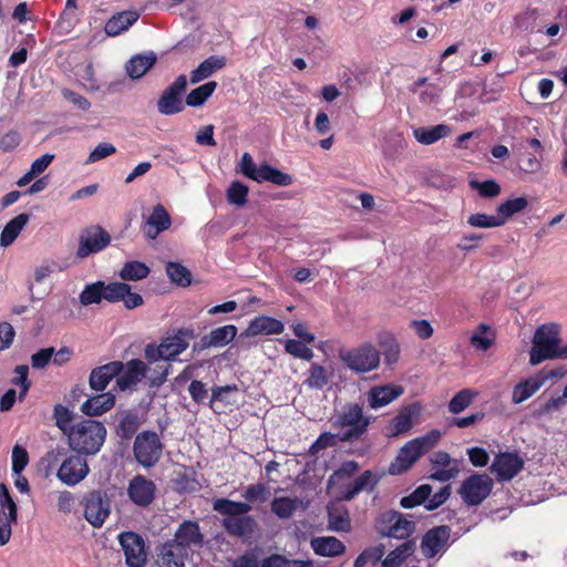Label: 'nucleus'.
Returning <instances> with one entry per match:
<instances>
[{"instance_id":"1","label":"nucleus","mask_w":567,"mask_h":567,"mask_svg":"<svg viewBox=\"0 0 567 567\" xmlns=\"http://www.w3.org/2000/svg\"><path fill=\"white\" fill-rule=\"evenodd\" d=\"M205 537L196 520L185 519L175 530L174 537L156 548L157 556L163 565L185 567L192 548H202Z\"/></svg>"},{"instance_id":"2","label":"nucleus","mask_w":567,"mask_h":567,"mask_svg":"<svg viewBox=\"0 0 567 567\" xmlns=\"http://www.w3.org/2000/svg\"><path fill=\"white\" fill-rule=\"evenodd\" d=\"M213 511L224 516L220 523L229 536L250 538L259 529L256 518L248 515L251 511L248 503L216 498L213 501Z\"/></svg>"},{"instance_id":"3","label":"nucleus","mask_w":567,"mask_h":567,"mask_svg":"<svg viewBox=\"0 0 567 567\" xmlns=\"http://www.w3.org/2000/svg\"><path fill=\"white\" fill-rule=\"evenodd\" d=\"M105 425L92 419H85L72 424L68 436V443L72 451L80 455L97 454L106 440Z\"/></svg>"},{"instance_id":"4","label":"nucleus","mask_w":567,"mask_h":567,"mask_svg":"<svg viewBox=\"0 0 567 567\" xmlns=\"http://www.w3.org/2000/svg\"><path fill=\"white\" fill-rule=\"evenodd\" d=\"M372 417L363 414V409L358 403H350L343 406L331 422V426L340 429L341 442L354 443L361 440L367 433Z\"/></svg>"},{"instance_id":"5","label":"nucleus","mask_w":567,"mask_h":567,"mask_svg":"<svg viewBox=\"0 0 567 567\" xmlns=\"http://www.w3.org/2000/svg\"><path fill=\"white\" fill-rule=\"evenodd\" d=\"M339 359L355 373H368L380 365V351L370 342L352 349H340Z\"/></svg>"},{"instance_id":"6","label":"nucleus","mask_w":567,"mask_h":567,"mask_svg":"<svg viewBox=\"0 0 567 567\" xmlns=\"http://www.w3.org/2000/svg\"><path fill=\"white\" fill-rule=\"evenodd\" d=\"M375 530L382 538L408 540L415 532V522L408 519L401 512L389 509L378 516Z\"/></svg>"},{"instance_id":"7","label":"nucleus","mask_w":567,"mask_h":567,"mask_svg":"<svg viewBox=\"0 0 567 567\" xmlns=\"http://www.w3.org/2000/svg\"><path fill=\"white\" fill-rule=\"evenodd\" d=\"M163 447L158 434L153 430H145L136 434L133 443V454L140 465L151 468L159 462Z\"/></svg>"},{"instance_id":"8","label":"nucleus","mask_w":567,"mask_h":567,"mask_svg":"<svg viewBox=\"0 0 567 567\" xmlns=\"http://www.w3.org/2000/svg\"><path fill=\"white\" fill-rule=\"evenodd\" d=\"M112 241L111 235L100 225L83 228L79 235L75 257L80 260L103 251Z\"/></svg>"},{"instance_id":"9","label":"nucleus","mask_w":567,"mask_h":567,"mask_svg":"<svg viewBox=\"0 0 567 567\" xmlns=\"http://www.w3.org/2000/svg\"><path fill=\"white\" fill-rule=\"evenodd\" d=\"M493 484L487 474L475 473L462 482L458 494L467 506H477L488 497Z\"/></svg>"},{"instance_id":"10","label":"nucleus","mask_w":567,"mask_h":567,"mask_svg":"<svg viewBox=\"0 0 567 567\" xmlns=\"http://www.w3.org/2000/svg\"><path fill=\"white\" fill-rule=\"evenodd\" d=\"M187 87V78L185 74L178 75L175 81L168 85L157 100L156 106L158 113L163 115H175L184 111L185 103L183 96Z\"/></svg>"},{"instance_id":"11","label":"nucleus","mask_w":567,"mask_h":567,"mask_svg":"<svg viewBox=\"0 0 567 567\" xmlns=\"http://www.w3.org/2000/svg\"><path fill=\"white\" fill-rule=\"evenodd\" d=\"M111 513V502L102 491H92L85 497L84 517L96 528L103 526Z\"/></svg>"},{"instance_id":"12","label":"nucleus","mask_w":567,"mask_h":567,"mask_svg":"<svg viewBox=\"0 0 567 567\" xmlns=\"http://www.w3.org/2000/svg\"><path fill=\"white\" fill-rule=\"evenodd\" d=\"M120 544L128 567H143L146 564L144 538L135 532H123L118 535Z\"/></svg>"},{"instance_id":"13","label":"nucleus","mask_w":567,"mask_h":567,"mask_svg":"<svg viewBox=\"0 0 567 567\" xmlns=\"http://www.w3.org/2000/svg\"><path fill=\"white\" fill-rule=\"evenodd\" d=\"M238 329L234 324L218 327L204 334L192 346V354L198 355L209 348H223L229 344L237 336Z\"/></svg>"},{"instance_id":"14","label":"nucleus","mask_w":567,"mask_h":567,"mask_svg":"<svg viewBox=\"0 0 567 567\" xmlns=\"http://www.w3.org/2000/svg\"><path fill=\"white\" fill-rule=\"evenodd\" d=\"M523 468L524 460L517 452H501L495 456L491 465V472L496 475L498 482L511 481Z\"/></svg>"},{"instance_id":"15","label":"nucleus","mask_w":567,"mask_h":567,"mask_svg":"<svg viewBox=\"0 0 567 567\" xmlns=\"http://www.w3.org/2000/svg\"><path fill=\"white\" fill-rule=\"evenodd\" d=\"M451 538V527L440 525L429 529L421 539V551L425 558H433L444 551Z\"/></svg>"},{"instance_id":"16","label":"nucleus","mask_w":567,"mask_h":567,"mask_svg":"<svg viewBox=\"0 0 567 567\" xmlns=\"http://www.w3.org/2000/svg\"><path fill=\"white\" fill-rule=\"evenodd\" d=\"M90 468L82 455H71L60 465L56 476L69 486H74L86 477Z\"/></svg>"},{"instance_id":"17","label":"nucleus","mask_w":567,"mask_h":567,"mask_svg":"<svg viewBox=\"0 0 567 567\" xmlns=\"http://www.w3.org/2000/svg\"><path fill=\"white\" fill-rule=\"evenodd\" d=\"M196 338L194 328H179L173 336H168L159 343L165 361H173L188 348L189 340Z\"/></svg>"},{"instance_id":"18","label":"nucleus","mask_w":567,"mask_h":567,"mask_svg":"<svg viewBox=\"0 0 567 567\" xmlns=\"http://www.w3.org/2000/svg\"><path fill=\"white\" fill-rule=\"evenodd\" d=\"M156 485L143 475H136L128 484L130 499L137 506L147 507L155 498Z\"/></svg>"},{"instance_id":"19","label":"nucleus","mask_w":567,"mask_h":567,"mask_svg":"<svg viewBox=\"0 0 567 567\" xmlns=\"http://www.w3.org/2000/svg\"><path fill=\"white\" fill-rule=\"evenodd\" d=\"M421 412V404L414 402L402 408L399 413L389 422L385 429V436L395 437L409 432L413 426V417Z\"/></svg>"},{"instance_id":"20","label":"nucleus","mask_w":567,"mask_h":567,"mask_svg":"<svg viewBox=\"0 0 567 567\" xmlns=\"http://www.w3.org/2000/svg\"><path fill=\"white\" fill-rule=\"evenodd\" d=\"M380 478L381 476L377 475L374 472L370 470L364 471L354 481L342 487L338 501L350 502L363 491L372 492L379 484Z\"/></svg>"},{"instance_id":"21","label":"nucleus","mask_w":567,"mask_h":567,"mask_svg":"<svg viewBox=\"0 0 567 567\" xmlns=\"http://www.w3.org/2000/svg\"><path fill=\"white\" fill-rule=\"evenodd\" d=\"M124 363L122 361H111L106 364L94 368L89 377V385L93 391L103 392L110 382L117 378L123 371Z\"/></svg>"},{"instance_id":"22","label":"nucleus","mask_w":567,"mask_h":567,"mask_svg":"<svg viewBox=\"0 0 567 567\" xmlns=\"http://www.w3.org/2000/svg\"><path fill=\"white\" fill-rule=\"evenodd\" d=\"M148 370V365L140 359L127 361L124 363L123 371L116 378V386L121 391L132 389L146 377Z\"/></svg>"},{"instance_id":"23","label":"nucleus","mask_w":567,"mask_h":567,"mask_svg":"<svg viewBox=\"0 0 567 567\" xmlns=\"http://www.w3.org/2000/svg\"><path fill=\"white\" fill-rule=\"evenodd\" d=\"M113 287L114 281L105 282L103 280H97L86 284L79 296L80 303L82 306H90L93 303H100L102 300H106L112 303Z\"/></svg>"},{"instance_id":"24","label":"nucleus","mask_w":567,"mask_h":567,"mask_svg":"<svg viewBox=\"0 0 567 567\" xmlns=\"http://www.w3.org/2000/svg\"><path fill=\"white\" fill-rule=\"evenodd\" d=\"M285 329L284 323L269 316H258L252 319L247 329L241 332L240 338H249L258 334H278Z\"/></svg>"},{"instance_id":"25","label":"nucleus","mask_w":567,"mask_h":567,"mask_svg":"<svg viewBox=\"0 0 567 567\" xmlns=\"http://www.w3.org/2000/svg\"><path fill=\"white\" fill-rule=\"evenodd\" d=\"M171 225L172 219L169 214L162 204H157L146 219L145 236L154 240L162 231L168 229Z\"/></svg>"},{"instance_id":"26","label":"nucleus","mask_w":567,"mask_h":567,"mask_svg":"<svg viewBox=\"0 0 567 567\" xmlns=\"http://www.w3.org/2000/svg\"><path fill=\"white\" fill-rule=\"evenodd\" d=\"M115 405V395L112 392L90 396L82 405L81 411L87 416H100Z\"/></svg>"},{"instance_id":"27","label":"nucleus","mask_w":567,"mask_h":567,"mask_svg":"<svg viewBox=\"0 0 567 567\" xmlns=\"http://www.w3.org/2000/svg\"><path fill=\"white\" fill-rule=\"evenodd\" d=\"M402 393L403 388L400 385L385 384L382 386H373L369 391L368 401L372 409H379L390 404Z\"/></svg>"},{"instance_id":"28","label":"nucleus","mask_w":567,"mask_h":567,"mask_svg":"<svg viewBox=\"0 0 567 567\" xmlns=\"http://www.w3.org/2000/svg\"><path fill=\"white\" fill-rule=\"evenodd\" d=\"M559 331V326L556 323L542 324L535 331L533 343L551 352H557L560 343Z\"/></svg>"},{"instance_id":"29","label":"nucleus","mask_w":567,"mask_h":567,"mask_svg":"<svg viewBox=\"0 0 567 567\" xmlns=\"http://www.w3.org/2000/svg\"><path fill=\"white\" fill-rule=\"evenodd\" d=\"M421 457L415 447L406 442L399 451L394 461L389 466V474L400 475L405 473Z\"/></svg>"},{"instance_id":"30","label":"nucleus","mask_w":567,"mask_h":567,"mask_svg":"<svg viewBox=\"0 0 567 567\" xmlns=\"http://www.w3.org/2000/svg\"><path fill=\"white\" fill-rule=\"evenodd\" d=\"M227 63V59L223 55H210L190 72V83L196 84L212 76L221 70Z\"/></svg>"},{"instance_id":"31","label":"nucleus","mask_w":567,"mask_h":567,"mask_svg":"<svg viewBox=\"0 0 567 567\" xmlns=\"http://www.w3.org/2000/svg\"><path fill=\"white\" fill-rule=\"evenodd\" d=\"M156 61L157 56L154 52L136 54L127 61L126 73L132 80H138L154 66Z\"/></svg>"},{"instance_id":"32","label":"nucleus","mask_w":567,"mask_h":567,"mask_svg":"<svg viewBox=\"0 0 567 567\" xmlns=\"http://www.w3.org/2000/svg\"><path fill=\"white\" fill-rule=\"evenodd\" d=\"M329 528L334 532H349L351 520L348 508L340 503H331L327 506Z\"/></svg>"},{"instance_id":"33","label":"nucleus","mask_w":567,"mask_h":567,"mask_svg":"<svg viewBox=\"0 0 567 567\" xmlns=\"http://www.w3.org/2000/svg\"><path fill=\"white\" fill-rule=\"evenodd\" d=\"M142 424V420L136 410H126L121 415L117 425L115 426V434L122 441H130L137 432Z\"/></svg>"},{"instance_id":"34","label":"nucleus","mask_w":567,"mask_h":567,"mask_svg":"<svg viewBox=\"0 0 567 567\" xmlns=\"http://www.w3.org/2000/svg\"><path fill=\"white\" fill-rule=\"evenodd\" d=\"M313 551L322 557H337L346 551L344 544L333 536L316 537L311 540Z\"/></svg>"},{"instance_id":"35","label":"nucleus","mask_w":567,"mask_h":567,"mask_svg":"<svg viewBox=\"0 0 567 567\" xmlns=\"http://www.w3.org/2000/svg\"><path fill=\"white\" fill-rule=\"evenodd\" d=\"M135 11H122L112 16L105 23L104 31L110 37H116L128 30L138 19Z\"/></svg>"},{"instance_id":"36","label":"nucleus","mask_w":567,"mask_h":567,"mask_svg":"<svg viewBox=\"0 0 567 567\" xmlns=\"http://www.w3.org/2000/svg\"><path fill=\"white\" fill-rule=\"evenodd\" d=\"M123 301L127 310L135 309L144 303L143 297L133 292L128 284L122 281H114L112 303Z\"/></svg>"},{"instance_id":"37","label":"nucleus","mask_w":567,"mask_h":567,"mask_svg":"<svg viewBox=\"0 0 567 567\" xmlns=\"http://www.w3.org/2000/svg\"><path fill=\"white\" fill-rule=\"evenodd\" d=\"M416 550V540L408 539L391 550L382 560V567H401Z\"/></svg>"},{"instance_id":"38","label":"nucleus","mask_w":567,"mask_h":567,"mask_svg":"<svg viewBox=\"0 0 567 567\" xmlns=\"http://www.w3.org/2000/svg\"><path fill=\"white\" fill-rule=\"evenodd\" d=\"M30 214L22 213L9 220L0 235V246L8 247L12 245L30 220Z\"/></svg>"},{"instance_id":"39","label":"nucleus","mask_w":567,"mask_h":567,"mask_svg":"<svg viewBox=\"0 0 567 567\" xmlns=\"http://www.w3.org/2000/svg\"><path fill=\"white\" fill-rule=\"evenodd\" d=\"M543 385L544 384L538 373H536L535 375L520 381L514 386L512 401L515 404H519L533 396Z\"/></svg>"},{"instance_id":"40","label":"nucleus","mask_w":567,"mask_h":567,"mask_svg":"<svg viewBox=\"0 0 567 567\" xmlns=\"http://www.w3.org/2000/svg\"><path fill=\"white\" fill-rule=\"evenodd\" d=\"M269 182L277 186L286 187L293 183V177L285 173L267 162L260 164L259 178L257 183Z\"/></svg>"},{"instance_id":"41","label":"nucleus","mask_w":567,"mask_h":567,"mask_svg":"<svg viewBox=\"0 0 567 567\" xmlns=\"http://www.w3.org/2000/svg\"><path fill=\"white\" fill-rule=\"evenodd\" d=\"M300 506H302L301 499L288 496L275 497L270 504L271 512L280 519L291 518Z\"/></svg>"},{"instance_id":"42","label":"nucleus","mask_w":567,"mask_h":567,"mask_svg":"<svg viewBox=\"0 0 567 567\" xmlns=\"http://www.w3.org/2000/svg\"><path fill=\"white\" fill-rule=\"evenodd\" d=\"M452 133V127L446 124H439L431 127L414 128L413 135L417 142H437L441 138L449 137Z\"/></svg>"},{"instance_id":"43","label":"nucleus","mask_w":567,"mask_h":567,"mask_svg":"<svg viewBox=\"0 0 567 567\" xmlns=\"http://www.w3.org/2000/svg\"><path fill=\"white\" fill-rule=\"evenodd\" d=\"M216 87L217 82L215 81H209L202 84L187 94L185 104L192 107L202 106L213 95Z\"/></svg>"},{"instance_id":"44","label":"nucleus","mask_w":567,"mask_h":567,"mask_svg":"<svg viewBox=\"0 0 567 567\" xmlns=\"http://www.w3.org/2000/svg\"><path fill=\"white\" fill-rule=\"evenodd\" d=\"M150 267L138 260L126 261L120 270V277L124 281H137L146 278L150 274Z\"/></svg>"},{"instance_id":"45","label":"nucleus","mask_w":567,"mask_h":567,"mask_svg":"<svg viewBox=\"0 0 567 567\" xmlns=\"http://www.w3.org/2000/svg\"><path fill=\"white\" fill-rule=\"evenodd\" d=\"M166 274L171 281L178 287H188L192 284V272L181 262L168 261Z\"/></svg>"},{"instance_id":"46","label":"nucleus","mask_w":567,"mask_h":567,"mask_svg":"<svg viewBox=\"0 0 567 567\" xmlns=\"http://www.w3.org/2000/svg\"><path fill=\"white\" fill-rule=\"evenodd\" d=\"M239 392L237 384H227V385H214L212 388V395L209 400V405L213 408L215 402H221L225 405L236 403L235 395Z\"/></svg>"},{"instance_id":"47","label":"nucleus","mask_w":567,"mask_h":567,"mask_svg":"<svg viewBox=\"0 0 567 567\" xmlns=\"http://www.w3.org/2000/svg\"><path fill=\"white\" fill-rule=\"evenodd\" d=\"M431 494L432 486L429 484H422L416 487L410 495L402 497L400 505L403 508H413L422 504L425 505Z\"/></svg>"},{"instance_id":"48","label":"nucleus","mask_w":567,"mask_h":567,"mask_svg":"<svg viewBox=\"0 0 567 567\" xmlns=\"http://www.w3.org/2000/svg\"><path fill=\"white\" fill-rule=\"evenodd\" d=\"M539 16L537 8H526L514 17V27L520 31L533 32Z\"/></svg>"},{"instance_id":"49","label":"nucleus","mask_w":567,"mask_h":567,"mask_svg":"<svg viewBox=\"0 0 567 567\" xmlns=\"http://www.w3.org/2000/svg\"><path fill=\"white\" fill-rule=\"evenodd\" d=\"M528 206V200L526 197H515L512 199H507L504 203L499 204L496 212L501 219H504V223L507 218L512 217L516 213L523 212Z\"/></svg>"},{"instance_id":"50","label":"nucleus","mask_w":567,"mask_h":567,"mask_svg":"<svg viewBox=\"0 0 567 567\" xmlns=\"http://www.w3.org/2000/svg\"><path fill=\"white\" fill-rule=\"evenodd\" d=\"M441 435V432L434 429L422 436L409 441V444L411 446L413 445L416 452H419V454L422 456L439 443Z\"/></svg>"},{"instance_id":"51","label":"nucleus","mask_w":567,"mask_h":567,"mask_svg":"<svg viewBox=\"0 0 567 567\" xmlns=\"http://www.w3.org/2000/svg\"><path fill=\"white\" fill-rule=\"evenodd\" d=\"M477 393L471 389L458 391L450 401L449 410L453 414H458L471 405Z\"/></svg>"},{"instance_id":"52","label":"nucleus","mask_w":567,"mask_h":567,"mask_svg":"<svg viewBox=\"0 0 567 567\" xmlns=\"http://www.w3.org/2000/svg\"><path fill=\"white\" fill-rule=\"evenodd\" d=\"M328 383L329 375L326 369L318 363H312L309 369V377L306 379L305 384L310 389L322 390Z\"/></svg>"},{"instance_id":"53","label":"nucleus","mask_w":567,"mask_h":567,"mask_svg":"<svg viewBox=\"0 0 567 567\" xmlns=\"http://www.w3.org/2000/svg\"><path fill=\"white\" fill-rule=\"evenodd\" d=\"M248 192L247 185L239 181H234L226 192L227 202L235 206H244L247 202Z\"/></svg>"},{"instance_id":"54","label":"nucleus","mask_w":567,"mask_h":567,"mask_svg":"<svg viewBox=\"0 0 567 567\" xmlns=\"http://www.w3.org/2000/svg\"><path fill=\"white\" fill-rule=\"evenodd\" d=\"M379 344L384 350V362L388 365H392L399 360L400 357V347L396 342V340L390 336L386 334L384 337L379 338Z\"/></svg>"},{"instance_id":"55","label":"nucleus","mask_w":567,"mask_h":567,"mask_svg":"<svg viewBox=\"0 0 567 567\" xmlns=\"http://www.w3.org/2000/svg\"><path fill=\"white\" fill-rule=\"evenodd\" d=\"M0 505L3 509H7L2 512V515L4 518H9V522H17L18 520V507L14 503L13 498L10 495V492L4 483L0 484Z\"/></svg>"},{"instance_id":"56","label":"nucleus","mask_w":567,"mask_h":567,"mask_svg":"<svg viewBox=\"0 0 567 567\" xmlns=\"http://www.w3.org/2000/svg\"><path fill=\"white\" fill-rule=\"evenodd\" d=\"M74 417V413L62 404H55L53 409V419L55 425L65 434H69L71 429V422Z\"/></svg>"},{"instance_id":"57","label":"nucleus","mask_w":567,"mask_h":567,"mask_svg":"<svg viewBox=\"0 0 567 567\" xmlns=\"http://www.w3.org/2000/svg\"><path fill=\"white\" fill-rule=\"evenodd\" d=\"M243 496L246 499L245 503L249 505L255 502L265 503L270 496V491L264 483L250 484L246 487Z\"/></svg>"},{"instance_id":"58","label":"nucleus","mask_w":567,"mask_h":567,"mask_svg":"<svg viewBox=\"0 0 567 567\" xmlns=\"http://www.w3.org/2000/svg\"><path fill=\"white\" fill-rule=\"evenodd\" d=\"M470 186L472 189L478 192L483 198H494L501 194V186L495 179H486L483 182L471 181Z\"/></svg>"},{"instance_id":"59","label":"nucleus","mask_w":567,"mask_h":567,"mask_svg":"<svg viewBox=\"0 0 567 567\" xmlns=\"http://www.w3.org/2000/svg\"><path fill=\"white\" fill-rule=\"evenodd\" d=\"M359 470V464L355 461H347L336 470L328 478V487L337 484L339 481L353 476Z\"/></svg>"},{"instance_id":"60","label":"nucleus","mask_w":567,"mask_h":567,"mask_svg":"<svg viewBox=\"0 0 567 567\" xmlns=\"http://www.w3.org/2000/svg\"><path fill=\"white\" fill-rule=\"evenodd\" d=\"M66 455V450L64 447H56L45 453L44 456L41 457L39 465L44 470V475L49 476L55 467L61 457Z\"/></svg>"},{"instance_id":"61","label":"nucleus","mask_w":567,"mask_h":567,"mask_svg":"<svg viewBox=\"0 0 567 567\" xmlns=\"http://www.w3.org/2000/svg\"><path fill=\"white\" fill-rule=\"evenodd\" d=\"M14 372L18 374L16 378L11 380L12 384L20 386V392L18 399L23 401L30 386L31 382L28 379L29 375V367L25 364L17 365L14 368Z\"/></svg>"},{"instance_id":"62","label":"nucleus","mask_w":567,"mask_h":567,"mask_svg":"<svg viewBox=\"0 0 567 567\" xmlns=\"http://www.w3.org/2000/svg\"><path fill=\"white\" fill-rule=\"evenodd\" d=\"M12 474H21L29 463V453L22 445L16 444L11 454Z\"/></svg>"},{"instance_id":"63","label":"nucleus","mask_w":567,"mask_h":567,"mask_svg":"<svg viewBox=\"0 0 567 567\" xmlns=\"http://www.w3.org/2000/svg\"><path fill=\"white\" fill-rule=\"evenodd\" d=\"M285 350L289 354L307 361H310L313 357V351L303 344L302 341L296 339H288L285 344Z\"/></svg>"},{"instance_id":"64","label":"nucleus","mask_w":567,"mask_h":567,"mask_svg":"<svg viewBox=\"0 0 567 567\" xmlns=\"http://www.w3.org/2000/svg\"><path fill=\"white\" fill-rule=\"evenodd\" d=\"M467 223L473 227L492 228L502 226L504 224V219H501L497 216L477 213L471 215Z\"/></svg>"}]
</instances>
